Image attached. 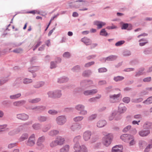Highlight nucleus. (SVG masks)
<instances>
[{
  "label": "nucleus",
  "mask_w": 152,
  "mask_h": 152,
  "mask_svg": "<svg viewBox=\"0 0 152 152\" xmlns=\"http://www.w3.org/2000/svg\"><path fill=\"white\" fill-rule=\"evenodd\" d=\"M102 133L104 136L102 138V142L104 145L107 147L111 144L113 140V135L111 133H108L105 132H103Z\"/></svg>",
  "instance_id": "nucleus-1"
},
{
  "label": "nucleus",
  "mask_w": 152,
  "mask_h": 152,
  "mask_svg": "<svg viewBox=\"0 0 152 152\" xmlns=\"http://www.w3.org/2000/svg\"><path fill=\"white\" fill-rule=\"evenodd\" d=\"M28 140L25 142L26 145L28 146L32 147L35 144L36 137L35 134H31L28 138Z\"/></svg>",
  "instance_id": "nucleus-2"
},
{
  "label": "nucleus",
  "mask_w": 152,
  "mask_h": 152,
  "mask_svg": "<svg viewBox=\"0 0 152 152\" xmlns=\"http://www.w3.org/2000/svg\"><path fill=\"white\" fill-rule=\"evenodd\" d=\"M85 106L82 104H78L75 107V109L77 111H80L79 113L83 115H86L88 114V111L85 110Z\"/></svg>",
  "instance_id": "nucleus-3"
},
{
  "label": "nucleus",
  "mask_w": 152,
  "mask_h": 152,
  "mask_svg": "<svg viewBox=\"0 0 152 152\" xmlns=\"http://www.w3.org/2000/svg\"><path fill=\"white\" fill-rule=\"evenodd\" d=\"M56 121L58 125L62 126L66 122L67 119L65 116L61 115L58 116L56 118Z\"/></svg>",
  "instance_id": "nucleus-4"
},
{
  "label": "nucleus",
  "mask_w": 152,
  "mask_h": 152,
  "mask_svg": "<svg viewBox=\"0 0 152 152\" xmlns=\"http://www.w3.org/2000/svg\"><path fill=\"white\" fill-rule=\"evenodd\" d=\"M45 137L44 136L39 137L37 140V145L41 149L43 148L45 146L43 143L45 142Z\"/></svg>",
  "instance_id": "nucleus-5"
},
{
  "label": "nucleus",
  "mask_w": 152,
  "mask_h": 152,
  "mask_svg": "<svg viewBox=\"0 0 152 152\" xmlns=\"http://www.w3.org/2000/svg\"><path fill=\"white\" fill-rule=\"evenodd\" d=\"M81 125L79 123H74L71 126L70 129L72 131H77L81 129Z\"/></svg>",
  "instance_id": "nucleus-6"
},
{
  "label": "nucleus",
  "mask_w": 152,
  "mask_h": 152,
  "mask_svg": "<svg viewBox=\"0 0 152 152\" xmlns=\"http://www.w3.org/2000/svg\"><path fill=\"white\" fill-rule=\"evenodd\" d=\"M81 139V137L80 135L76 136L74 138L73 142L74 143L73 146L74 149L80 145L79 144V142L80 140Z\"/></svg>",
  "instance_id": "nucleus-7"
},
{
  "label": "nucleus",
  "mask_w": 152,
  "mask_h": 152,
  "mask_svg": "<svg viewBox=\"0 0 152 152\" xmlns=\"http://www.w3.org/2000/svg\"><path fill=\"white\" fill-rule=\"evenodd\" d=\"M120 96V94H110L109 95V101L110 102L114 103L117 102L118 98Z\"/></svg>",
  "instance_id": "nucleus-8"
},
{
  "label": "nucleus",
  "mask_w": 152,
  "mask_h": 152,
  "mask_svg": "<svg viewBox=\"0 0 152 152\" xmlns=\"http://www.w3.org/2000/svg\"><path fill=\"white\" fill-rule=\"evenodd\" d=\"M120 138L125 142H128L131 139L133 138V136L129 134H124L121 136Z\"/></svg>",
  "instance_id": "nucleus-9"
},
{
  "label": "nucleus",
  "mask_w": 152,
  "mask_h": 152,
  "mask_svg": "<svg viewBox=\"0 0 152 152\" xmlns=\"http://www.w3.org/2000/svg\"><path fill=\"white\" fill-rule=\"evenodd\" d=\"M74 150H77V151H78L79 152H88V149L87 147L86 146L84 145H80L76 148H75Z\"/></svg>",
  "instance_id": "nucleus-10"
},
{
  "label": "nucleus",
  "mask_w": 152,
  "mask_h": 152,
  "mask_svg": "<svg viewBox=\"0 0 152 152\" xmlns=\"http://www.w3.org/2000/svg\"><path fill=\"white\" fill-rule=\"evenodd\" d=\"M91 135V132L90 131L87 130L83 133V138L85 141H87L90 140Z\"/></svg>",
  "instance_id": "nucleus-11"
},
{
  "label": "nucleus",
  "mask_w": 152,
  "mask_h": 152,
  "mask_svg": "<svg viewBox=\"0 0 152 152\" xmlns=\"http://www.w3.org/2000/svg\"><path fill=\"white\" fill-rule=\"evenodd\" d=\"M56 139L58 145H62L65 143V139L63 137L58 136L56 138Z\"/></svg>",
  "instance_id": "nucleus-12"
},
{
  "label": "nucleus",
  "mask_w": 152,
  "mask_h": 152,
  "mask_svg": "<svg viewBox=\"0 0 152 152\" xmlns=\"http://www.w3.org/2000/svg\"><path fill=\"white\" fill-rule=\"evenodd\" d=\"M98 92L97 89L86 90L84 91L83 94L85 96L91 95L96 93Z\"/></svg>",
  "instance_id": "nucleus-13"
},
{
  "label": "nucleus",
  "mask_w": 152,
  "mask_h": 152,
  "mask_svg": "<svg viewBox=\"0 0 152 152\" xmlns=\"http://www.w3.org/2000/svg\"><path fill=\"white\" fill-rule=\"evenodd\" d=\"M17 118L19 119L26 121L28 119L29 116L25 113L19 114L17 115Z\"/></svg>",
  "instance_id": "nucleus-14"
},
{
  "label": "nucleus",
  "mask_w": 152,
  "mask_h": 152,
  "mask_svg": "<svg viewBox=\"0 0 152 152\" xmlns=\"http://www.w3.org/2000/svg\"><path fill=\"white\" fill-rule=\"evenodd\" d=\"M123 147L122 145H116L113 147L112 152H123Z\"/></svg>",
  "instance_id": "nucleus-15"
},
{
  "label": "nucleus",
  "mask_w": 152,
  "mask_h": 152,
  "mask_svg": "<svg viewBox=\"0 0 152 152\" xmlns=\"http://www.w3.org/2000/svg\"><path fill=\"white\" fill-rule=\"evenodd\" d=\"M150 133L149 130H143L140 131L138 132L139 135L142 137H145L148 136Z\"/></svg>",
  "instance_id": "nucleus-16"
},
{
  "label": "nucleus",
  "mask_w": 152,
  "mask_h": 152,
  "mask_svg": "<svg viewBox=\"0 0 152 152\" xmlns=\"http://www.w3.org/2000/svg\"><path fill=\"white\" fill-rule=\"evenodd\" d=\"M126 110L127 108L124 104H120L118 107V112L120 113H124L126 111Z\"/></svg>",
  "instance_id": "nucleus-17"
},
{
  "label": "nucleus",
  "mask_w": 152,
  "mask_h": 152,
  "mask_svg": "<svg viewBox=\"0 0 152 152\" xmlns=\"http://www.w3.org/2000/svg\"><path fill=\"white\" fill-rule=\"evenodd\" d=\"M144 129L149 130L152 129V122L146 121L143 124V126Z\"/></svg>",
  "instance_id": "nucleus-18"
},
{
  "label": "nucleus",
  "mask_w": 152,
  "mask_h": 152,
  "mask_svg": "<svg viewBox=\"0 0 152 152\" xmlns=\"http://www.w3.org/2000/svg\"><path fill=\"white\" fill-rule=\"evenodd\" d=\"M28 138V134L26 133H24L21 134L20 137L19 138L18 140L20 142H22L26 140Z\"/></svg>",
  "instance_id": "nucleus-19"
},
{
  "label": "nucleus",
  "mask_w": 152,
  "mask_h": 152,
  "mask_svg": "<svg viewBox=\"0 0 152 152\" xmlns=\"http://www.w3.org/2000/svg\"><path fill=\"white\" fill-rule=\"evenodd\" d=\"M26 103V101L22 100L15 102L13 103V104L15 106L20 107L24 104Z\"/></svg>",
  "instance_id": "nucleus-20"
},
{
  "label": "nucleus",
  "mask_w": 152,
  "mask_h": 152,
  "mask_svg": "<svg viewBox=\"0 0 152 152\" xmlns=\"http://www.w3.org/2000/svg\"><path fill=\"white\" fill-rule=\"evenodd\" d=\"M94 25L97 26V28L98 29L101 28L102 26L106 25L105 23L98 21H95L94 22Z\"/></svg>",
  "instance_id": "nucleus-21"
},
{
  "label": "nucleus",
  "mask_w": 152,
  "mask_h": 152,
  "mask_svg": "<svg viewBox=\"0 0 152 152\" xmlns=\"http://www.w3.org/2000/svg\"><path fill=\"white\" fill-rule=\"evenodd\" d=\"M70 149V146L69 145H66L61 148L59 152H69Z\"/></svg>",
  "instance_id": "nucleus-22"
},
{
  "label": "nucleus",
  "mask_w": 152,
  "mask_h": 152,
  "mask_svg": "<svg viewBox=\"0 0 152 152\" xmlns=\"http://www.w3.org/2000/svg\"><path fill=\"white\" fill-rule=\"evenodd\" d=\"M45 84L44 81H39L35 83L34 85V87L36 88H39L42 87Z\"/></svg>",
  "instance_id": "nucleus-23"
},
{
  "label": "nucleus",
  "mask_w": 152,
  "mask_h": 152,
  "mask_svg": "<svg viewBox=\"0 0 152 152\" xmlns=\"http://www.w3.org/2000/svg\"><path fill=\"white\" fill-rule=\"evenodd\" d=\"M59 133V132L58 130L53 129L49 132L48 134L50 136L53 137L58 134Z\"/></svg>",
  "instance_id": "nucleus-24"
},
{
  "label": "nucleus",
  "mask_w": 152,
  "mask_h": 152,
  "mask_svg": "<svg viewBox=\"0 0 152 152\" xmlns=\"http://www.w3.org/2000/svg\"><path fill=\"white\" fill-rule=\"evenodd\" d=\"M37 118L39 122H42L46 121L48 119V117L46 116L41 115L39 116Z\"/></svg>",
  "instance_id": "nucleus-25"
},
{
  "label": "nucleus",
  "mask_w": 152,
  "mask_h": 152,
  "mask_svg": "<svg viewBox=\"0 0 152 152\" xmlns=\"http://www.w3.org/2000/svg\"><path fill=\"white\" fill-rule=\"evenodd\" d=\"M20 130L19 128L11 130L8 133V134L10 136H12L18 134L20 132Z\"/></svg>",
  "instance_id": "nucleus-26"
},
{
  "label": "nucleus",
  "mask_w": 152,
  "mask_h": 152,
  "mask_svg": "<svg viewBox=\"0 0 152 152\" xmlns=\"http://www.w3.org/2000/svg\"><path fill=\"white\" fill-rule=\"evenodd\" d=\"M106 124V122L105 120H100L97 123V127L101 128L104 127Z\"/></svg>",
  "instance_id": "nucleus-27"
},
{
  "label": "nucleus",
  "mask_w": 152,
  "mask_h": 152,
  "mask_svg": "<svg viewBox=\"0 0 152 152\" xmlns=\"http://www.w3.org/2000/svg\"><path fill=\"white\" fill-rule=\"evenodd\" d=\"M41 101V99L40 98H37L34 99H29L28 100L29 103L34 104L39 102Z\"/></svg>",
  "instance_id": "nucleus-28"
},
{
  "label": "nucleus",
  "mask_w": 152,
  "mask_h": 152,
  "mask_svg": "<svg viewBox=\"0 0 152 152\" xmlns=\"http://www.w3.org/2000/svg\"><path fill=\"white\" fill-rule=\"evenodd\" d=\"M68 80L69 79L67 77H63L58 79L57 82L59 83H63L67 82Z\"/></svg>",
  "instance_id": "nucleus-29"
},
{
  "label": "nucleus",
  "mask_w": 152,
  "mask_h": 152,
  "mask_svg": "<svg viewBox=\"0 0 152 152\" xmlns=\"http://www.w3.org/2000/svg\"><path fill=\"white\" fill-rule=\"evenodd\" d=\"M22 80L20 78H17L13 83V86L17 87H19L20 84L22 83Z\"/></svg>",
  "instance_id": "nucleus-30"
},
{
  "label": "nucleus",
  "mask_w": 152,
  "mask_h": 152,
  "mask_svg": "<svg viewBox=\"0 0 152 152\" xmlns=\"http://www.w3.org/2000/svg\"><path fill=\"white\" fill-rule=\"evenodd\" d=\"M55 98H59L62 96L61 91L59 90L54 91Z\"/></svg>",
  "instance_id": "nucleus-31"
},
{
  "label": "nucleus",
  "mask_w": 152,
  "mask_h": 152,
  "mask_svg": "<svg viewBox=\"0 0 152 152\" xmlns=\"http://www.w3.org/2000/svg\"><path fill=\"white\" fill-rule=\"evenodd\" d=\"M84 119V117L82 116H78L74 118L73 121L75 122H80Z\"/></svg>",
  "instance_id": "nucleus-32"
},
{
  "label": "nucleus",
  "mask_w": 152,
  "mask_h": 152,
  "mask_svg": "<svg viewBox=\"0 0 152 152\" xmlns=\"http://www.w3.org/2000/svg\"><path fill=\"white\" fill-rule=\"evenodd\" d=\"M39 69V68L38 67L36 66H33L28 68V71L31 73L37 71Z\"/></svg>",
  "instance_id": "nucleus-33"
},
{
  "label": "nucleus",
  "mask_w": 152,
  "mask_h": 152,
  "mask_svg": "<svg viewBox=\"0 0 152 152\" xmlns=\"http://www.w3.org/2000/svg\"><path fill=\"white\" fill-rule=\"evenodd\" d=\"M32 127L34 129L38 130L41 128V125L39 123H36L33 124Z\"/></svg>",
  "instance_id": "nucleus-34"
},
{
  "label": "nucleus",
  "mask_w": 152,
  "mask_h": 152,
  "mask_svg": "<svg viewBox=\"0 0 152 152\" xmlns=\"http://www.w3.org/2000/svg\"><path fill=\"white\" fill-rule=\"evenodd\" d=\"M51 127L50 125L46 124L42 128V131L44 132H47L50 129Z\"/></svg>",
  "instance_id": "nucleus-35"
},
{
  "label": "nucleus",
  "mask_w": 152,
  "mask_h": 152,
  "mask_svg": "<svg viewBox=\"0 0 152 152\" xmlns=\"http://www.w3.org/2000/svg\"><path fill=\"white\" fill-rule=\"evenodd\" d=\"M92 73L91 70L88 69L84 71L82 74V75L84 77H88Z\"/></svg>",
  "instance_id": "nucleus-36"
},
{
  "label": "nucleus",
  "mask_w": 152,
  "mask_h": 152,
  "mask_svg": "<svg viewBox=\"0 0 152 152\" xmlns=\"http://www.w3.org/2000/svg\"><path fill=\"white\" fill-rule=\"evenodd\" d=\"M143 103L147 105L152 103V96L148 98L143 102Z\"/></svg>",
  "instance_id": "nucleus-37"
},
{
  "label": "nucleus",
  "mask_w": 152,
  "mask_h": 152,
  "mask_svg": "<svg viewBox=\"0 0 152 152\" xmlns=\"http://www.w3.org/2000/svg\"><path fill=\"white\" fill-rule=\"evenodd\" d=\"M139 42H140L139 45L141 46L144 45L148 42V40L145 39H141L139 40Z\"/></svg>",
  "instance_id": "nucleus-38"
},
{
  "label": "nucleus",
  "mask_w": 152,
  "mask_h": 152,
  "mask_svg": "<svg viewBox=\"0 0 152 152\" xmlns=\"http://www.w3.org/2000/svg\"><path fill=\"white\" fill-rule=\"evenodd\" d=\"M117 56L115 55H111L106 58L105 61H113L117 58Z\"/></svg>",
  "instance_id": "nucleus-39"
},
{
  "label": "nucleus",
  "mask_w": 152,
  "mask_h": 152,
  "mask_svg": "<svg viewBox=\"0 0 152 152\" xmlns=\"http://www.w3.org/2000/svg\"><path fill=\"white\" fill-rule=\"evenodd\" d=\"M81 40L86 45H89L91 44V41L89 39H82Z\"/></svg>",
  "instance_id": "nucleus-40"
},
{
  "label": "nucleus",
  "mask_w": 152,
  "mask_h": 152,
  "mask_svg": "<svg viewBox=\"0 0 152 152\" xmlns=\"http://www.w3.org/2000/svg\"><path fill=\"white\" fill-rule=\"evenodd\" d=\"M21 96L20 93H18L17 94L12 95L10 96V98L11 99H16L20 97Z\"/></svg>",
  "instance_id": "nucleus-41"
},
{
  "label": "nucleus",
  "mask_w": 152,
  "mask_h": 152,
  "mask_svg": "<svg viewBox=\"0 0 152 152\" xmlns=\"http://www.w3.org/2000/svg\"><path fill=\"white\" fill-rule=\"evenodd\" d=\"M58 112L57 110H55L50 109L48 111V113L49 114L52 115H56Z\"/></svg>",
  "instance_id": "nucleus-42"
},
{
  "label": "nucleus",
  "mask_w": 152,
  "mask_h": 152,
  "mask_svg": "<svg viewBox=\"0 0 152 152\" xmlns=\"http://www.w3.org/2000/svg\"><path fill=\"white\" fill-rule=\"evenodd\" d=\"M33 82L32 80L31 79L28 78H25L23 80V83L25 84H28L32 83Z\"/></svg>",
  "instance_id": "nucleus-43"
},
{
  "label": "nucleus",
  "mask_w": 152,
  "mask_h": 152,
  "mask_svg": "<svg viewBox=\"0 0 152 152\" xmlns=\"http://www.w3.org/2000/svg\"><path fill=\"white\" fill-rule=\"evenodd\" d=\"M47 94L48 96V97L50 98H55L54 91H50L48 92Z\"/></svg>",
  "instance_id": "nucleus-44"
},
{
  "label": "nucleus",
  "mask_w": 152,
  "mask_h": 152,
  "mask_svg": "<svg viewBox=\"0 0 152 152\" xmlns=\"http://www.w3.org/2000/svg\"><path fill=\"white\" fill-rule=\"evenodd\" d=\"M9 80L7 78L0 79V86L7 82Z\"/></svg>",
  "instance_id": "nucleus-45"
},
{
  "label": "nucleus",
  "mask_w": 152,
  "mask_h": 152,
  "mask_svg": "<svg viewBox=\"0 0 152 152\" xmlns=\"http://www.w3.org/2000/svg\"><path fill=\"white\" fill-rule=\"evenodd\" d=\"M58 145L57 143L56 140V139L52 141L50 143V147L51 148H53L55 147L57 145Z\"/></svg>",
  "instance_id": "nucleus-46"
},
{
  "label": "nucleus",
  "mask_w": 152,
  "mask_h": 152,
  "mask_svg": "<svg viewBox=\"0 0 152 152\" xmlns=\"http://www.w3.org/2000/svg\"><path fill=\"white\" fill-rule=\"evenodd\" d=\"M96 114H94L89 116L88 118V120L89 121H91L94 120L97 117Z\"/></svg>",
  "instance_id": "nucleus-47"
},
{
  "label": "nucleus",
  "mask_w": 152,
  "mask_h": 152,
  "mask_svg": "<svg viewBox=\"0 0 152 152\" xmlns=\"http://www.w3.org/2000/svg\"><path fill=\"white\" fill-rule=\"evenodd\" d=\"M144 70V68H142L140 69V70L137 72H136L135 75V76L137 77L143 74V71Z\"/></svg>",
  "instance_id": "nucleus-48"
},
{
  "label": "nucleus",
  "mask_w": 152,
  "mask_h": 152,
  "mask_svg": "<svg viewBox=\"0 0 152 152\" xmlns=\"http://www.w3.org/2000/svg\"><path fill=\"white\" fill-rule=\"evenodd\" d=\"M131 55V52L127 50H124L123 52V55L124 56H129Z\"/></svg>",
  "instance_id": "nucleus-49"
},
{
  "label": "nucleus",
  "mask_w": 152,
  "mask_h": 152,
  "mask_svg": "<svg viewBox=\"0 0 152 152\" xmlns=\"http://www.w3.org/2000/svg\"><path fill=\"white\" fill-rule=\"evenodd\" d=\"M143 99L142 98H135L132 99V101L133 102L138 103L141 102L143 100Z\"/></svg>",
  "instance_id": "nucleus-50"
},
{
  "label": "nucleus",
  "mask_w": 152,
  "mask_h": 152,
  "mask_svg": "<svg viewBox=\"0 0 152 152\" xmlns=\"http://www.w3.org/2000/svg\"><path fill=\"white\" fill-rule=\"evenodd\" d=\"M124 78L123 77L121 76H118L114 77L113 79L116 82L121 81L124 79Z\"/></svg>",
  "instance_id": "nucleus-51"
},
{
  "label": "nucleus",
  "mask_w": 152,
  "mask_h": 152,
  "mask_svg": "<svg viewBox=\"0 0 152 152\" xmlns=\"http://www.w3.org/2000/svg\"><path fill=\"white\" fill-rule=\"evenodd\" d=\"M146 145V142L144 141H140L139 142V147L141 149H143Z\"/></svg>",
  "instance_id": "nucleus-52"
},
{
  "label": "nucleus",
  "mask_w": 152,
  "mask_h": 152,
  "mask_svg": "<svg viewBox=\"0 0 152 152\" xmlns=\"http://www.w3.org/2000/svg\"><path fill=\"white\" fill-rule=\"evenodd\" d=\"M23 50L22 49L20 48H16L14 50L12 51L13 52L17 53H21L23 52Z\"/></svg>",
  "instance_id": "nucleus-53"
},
{
  "label": "nucleus",
  "mask_w": 152,
  "mask_h": 152,
  "mask_svg": "<svg viewBox=\"0 0 152 152\" xmlns=\"http://www.w3.org/2000/svg\"><path fill=\"white\" fill-rule=\"evenodd\" d=\"M80 66L78 65L76 66L72 69V70L73 72H78L80 70Z\"/></svg>",
  "instance_id": "nucleus-54"
},
{
  "label": "nucleus",
  "mask_w": 152,
  "mask_h": 152,
  "mask_svg": "<svg viewBox=\"0 0 152 152\" xmlns=\"http://www.w3.org/2000/svg\"><path fill=\"white\" fill-rule=\"evenodd\" d=\"M11 50V48H7L6 49H4L3 51V52H1V49L0 48V57L1 56L2 54V52L4 53H6L7 52H10V50Z\"/></svg>",
  "instance_id": "nucleus-55"
},
{
  "label": "nucleus",
  "mask_w": 152,
  "mask_h": 152,
  "mask_svg": "<svg viewBox=\"0 0 152 152\" xmlns=\"http://www.w3.org/2000/svg\"><path fill=\"white\" fill-rule=\"evenodd\" d=\"M152 51L150 48H147L145 49L143 51V53L146 55L149 54L151 53Z\"/></svg>",
  "instance_id": "nucleus-56"
},
{
  "label": "nucleus",
  "mask_w": 152,
  "mask_h": 152,
  "mask_svg": "<svg viewBox=\"0 0 152 152\" xmlns=\"http://www.w3.org/2000/svg\"><path fill=\"white\" fill-rule=\"evenodd\" d=\"M99 73H103L106 72L107 71V69L104 67H102L99 68L98 69Z\"/></svg>",
  "instance_id": "nucleus-57"
},
{
  "label": "nucleus",
  "mask_w": 152,
  "mask_h": 152,
  "mask_svg": "<svg viewBox=\"0 0 152 152\" xmlns=\"http://www.w3.org/2000/svg\"><path fill=\"white\" fill-rule=\"evenodd\" d=\"M100 34L102 35L106 36L107 35V33L104 29H103L100 32Z\"/></svg>",
  "instance_id": "nucleus-58"
},
{
  "label": "nucleus",
  "mask_w": 152,
  "mask_h": 152,
  "mask_svg": "<svg viewBox=\"0 0 152 152\" xmlns=\"http://www.w3.org/2000/svg\"><path fill=\"white\" fill-rule=\"evenodd\" d=\"M130 98L129 97H125L123 99V101L126 103H128L130 101Z\"/></svg>",
  "instance_id": "nucleus-59"
},
{
  "label": "nucleus",
  "mask_w": 152,
  "mask_h": 152,
  "mask_svg": "<svg viewBox=\"0 0 152 152\" xmlns=\"http://www.w3.org/2000/svg\"><path fill=\"white\" fill-rule=\"evenodd\" d=\"M125 42V41L124 40H121L118 41L115 44V45L116 46H119L123 44H124Z\"/></svg>",
  "instance_id": "nucleus-60"
},
{
  "label": "nucleus",
  "mask_w": 152,
  "mask_h": 152,
  "mask_svg": "<svg viewBox=\"0 0 152 152\" xmlns=\"http://www.w3.org/2000/svg\"><path fill=\"white\" fill-rule=\"evenodd\" d=\"M17 144L16 143H11L8 144V148H11L14 147L16 146Z\"/></svg>",
  "instance_id": "nucleus-61"
},
{
  "label": "nucleus",
  "mask_w": 152,
  "mask_h": 152,
  "mask_svg": "<svg viewBox=\"0 0 152 152\" xmlns=\"http://www.w3.org/2000/svg\"><path fill=\"white\" fill-rule=\"evenodd\" d=\"M70 56V54L68 52H65L63 55V57L65 58H69Z\"/></svg>",
  "instance_id": "nucleus-62"
},
{
  "label": "nucleus",
  "mask_w": 152,
  "mask_h": 152,
  "mask_svg": "<svg viewBox=\"0 0 152 152\" xmlns=\"http://www.w3.org/2000/svg\"><path fill=\"white\" fill-rule=\"evenodd\" d=\"M56 64L53 61H51L50 63V68L51 69L55 68L56 66Z\"/></svg>",
  "instance_id": "nucleus-63"
},
{
  "label": "nucleus",
  "mask_w": 152,
  "mask_h": 152,
  "mask_svg": "<svg viewBox=\"0 0 152 152\" xmlns=\"http://www.w3.org/2000/svg\"><path fill=\"white\" fill-rule=\"evenodd\" d=\"M131 127V126L130 125H128L126 126L123 130V131L124 132H127L128 130L130 129Z\"/></svg>",
  "instance_id": "nucleus-64"
}]
</instances>
